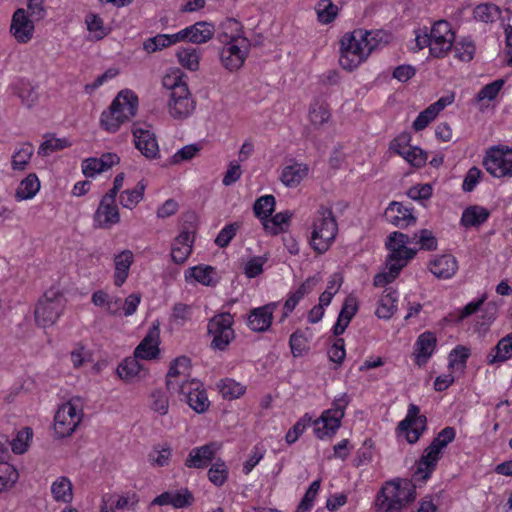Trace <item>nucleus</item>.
I'll return each instance as SVG.
<instances>
[{
    "label": "nucleus",
    "mask_w": 512,
    "mask_h": 512,
    "mask_svg": "<svg viewBox=\"0 0 512 512\" xmlns=\"http://www.w3.org/2000/svg\"><path fill=\"white\" fill-rule=\"evenodd\" d=\"M426 425L427 418L420 415V408L415 404H410L406 417L398 424V430L405 432L406 440L410 444H414L426 430Z\"/></svg>",
    "instance_id": "15"
},
{
    "label": "nucleus",
    "mask_w": 512,
    "mask_h": 512,
    "mask_svg": "<svg viewBox=\"0 0 512 512\" xmlns=\"http://www.w3.org/2000/svg\"><path fill=\"white\" fill-rule=\"evenodd\" d=\"M212 36L213 34H156L143 43V49L148 53H153L184 40L201 44L211 40Z\"/></svg>",
    "instance_id": "13"
},
{
    "label": "nucleus",
    "mask_w": 512,
    "mask_h": 512,
    "mask_svg": "<svg viewBox=\"0 0 512 512\" xmlns=\"http://www.w3.org/2000/svg\"><path fill=\"white\" fill-rule=\"evenodd\" d=\"M79 424L69 419H58V413L54 416V432L57 438H65L70 436Z\"/></svg>",
    "instance_id": "51"
},
{
    "label": "nucleus",
    "mask_w": 512,
    "mask_h": 512,
    "mask_svg": "<svg viewBox=\"0 0 512 512\" xmlns=\"http://www.w3.org/2000/svg\"><path fill=\"white\" fill-rule=\"evenodd\" d=\"M189 275L186 273L185 276L188 279L189 277L193 278L195 281L205 285V286H215L217 281L213 279V276L216 274L215 268L208 265H199L192 267L188 270Z\"/></svg>",
    "instance_id": "36"
},
{
    "label": "nucleus",
    "mask_w": 512,
    "mask_h": 512,
    "mask_svg": "<svg viewBox=\"0 0 512 512\" xmlns=\"http://www.w3.org/2000/svg\"><path fill=\"white\" fill-rule=\"evenodd\" d=\"M177 57L183 67L191 71H196L199 68V54L195 48L180 49L177 52Z\"/></svg>",
    "instance_id": "45"
},
{
    "label": "nucleus",
    "mask_w": 512,
    "mask_h": 512,
    "mask_svg": "<svg viewBox=\"0 0 512 512\" xmlns=\"http://www.w3.org/2000/svg\"><path fill=\"white\" fill-rule=\"evenodd\" d=\"M32 29L34 26L27 18L25 10L18 9L12 17L10 32H30Z\"/></svg>",
    "instance_id": "50"
},
{
    "label": "nucleus",
    "mask_w": 512,
    "mask_h": 512,
    "mask_svg": "<svg viewBox=\"0 0 512 512\" xmlns=\"http://www.w3.org/2000/svg\"><path fill=\"white\" fill-rule=\"evenodd\" d=\"M139 358L128 357L117 367V374L125 381H132L135 377H145L147 370L138 361Z\"/></svg>",
    "instance_id": "28"
},
{
    "label": "nucleus",
    "mask_w": 512,
    "mask_h": 512,
    "mask_svg": "<svg viewBox=\"0 0 512 512\" xmlns=\"http://www.w3.org/2000/svg\"><path fill=\"white\" fill-rule=\"evenodd\" d=\"M134 143L136 148L147 159L159 158V146L155 134L142 128H133Z\"/></svg>",
    "instance_id": "18"
},
{
    "label": "nucleus",
    "mask_w": 512,
    "mask_h": 512,
    "mask_svg": "<svg viewBox=\"0 0 512 512\" xmlns=\"http://www.w3.org/2000/svg\"><path fill=\"white\" fill-rule=\"evenodd\" d=\"M115 273L114 284L121 287L126 281L130 266L133 263V253L130 250H124L114 258Z\"/></svg>",
    "instance_id": "27"
},
{
    "label": "nucleus",
    "mask_w": 512,
    "mask_h": 512,
    "mask_svg": "<svg viewBox=\"0 0 512 512\" xmlns=\"http://www.w3.org/2000/svg\"><path fill=\"white\" fill-rule=\"evenodd\" d=\"M276 307L277 303L272 302L251 310L247 319L248 327L254 332L267 331L272 324L273 312Z\"/></svg>",
    "instance_id": "17"
},
{
    "label": "nucleus",
    "mask_w": 512,
    "mask_h": 512,
    "mask_svg": "<svg viewBox=\"0 0 512 512\" xmlns=\"http://www.w3.org/2000/svg\"><path fill=\"white\" fill-rule=\"evenodd\" d=\"M178 393L196 413L202 414L209 409L210 401L202 382L196 379L183 381L179 385Z\"/></svg>",
    "instance_id": "11"
},
{
    "label": "nucleus",
    "mask_w": 512,
    "mask_h": 512,
    "mask_svg": "<svg viewBox=\"0 0 512 512\" xmlns=\"http://www.w3.org/2000/svg\"><path fill=\"white\" fill-rule=\"evenodd\" d=\"M194 238L188 231H182L174 240L171 258L176 264H183L192 252Z\"/></svg>",
    "instance_id": "22"
},
{
    "label": "nucleus",
    "mask_w": 512,
    "mask_h": 512,
    "mask_svg": "<svg viewBox=\"0 0 512 512\" xmlns=\"http://www.w3.org/2000/svg\"><path fill=\"white\" fill-rule=\"evenodd\" d=\"M33 431L30 427H25L17 433V436L11 442L12 451L16 454L24 453L28 448V441L32 439Z\"/></svg>",
    "instance_id": "53"
},
{
    "label": "nucleus",
    "mask_w": 512,
    "mask_h": 512,
    "mask_svg": "<svg viewBox=\"0 0 512 512\" xmlns=\"http://www.w3.org/2000/svg\"><path fill=\"white\" fill-rule=\"evenodd\" d=\"M209 480L216 486H222L228 478V468L224 461L218 459L208 470Z\"/></svg>",
    "instance_id": "48"
},
{
    "label": "nucleus",
    "mask_w": 512,
    "mask_h": 512,
    "mask_svg": "<svg viewBox=\"0 0 512 512\" xmlns=\"http://www.w3.org/2000/svg\"><path fill=\"white\" fill-rule=\"evenodd\" d=\"M413 208L404 206L401 202L392 201L385 209L384 217L392 225L406 228L415 225L417 218L412 213Z\"/></svg>",
    "instance_id": "16"
},
{
    "label": "nucleus",
    "mask_w": 512,
    "mask_h": 512,
    "mask_svg": "<svg viewBox=\"0 0 512 512\" xmlns=\"http://www.w3.org/2000/svg\"><path fill=\"white\" fill-rule=\"evenodd\" d=\"M455 436L456 431L450 426L445 427L437 434L417 463V468L413 474L416 481H426L430 478L436 469L442 450L455 439Z\"/></svg>",
    "instance_id": "4"
},
{
    "label": "nucleus",
    "mask_w": 512,
    "mask_h": 512,
    "mask_svg": "<svg viewBox=\"0 0 512 512\" xmlns=\"http://www.w3.org/2000/svg\"><path fill=\"white\" fill-rule=\"evenodd\" d=\"M275 197L273 195H264L258 198L253 206L254 214L262 222L272 216L275 210Z\"/></svg>",
    "instance_id": "38"
},
{
    "label": "nucleus",
    "mask_w": 512,
    "mask_h": 512,
    "mask_svg": "<svg viewBox=\"0 0 512 512\" xmlns=\"http://www.w3.org/2000/svg\"><path fill=\"white\" fill-rule=\"evenodd\" d=\"M145 188L146 183L140 180L133 189L124 190L119 199L122 207L133 209L143 199Z\"/></svg>",
    "instance_id": "35"
},
{
    "label": "nucleus",
    "mask_w": 512,
    "mask_h": 512,
    "mask_svg": "<svg viewBox=\"0 0 512 512\" xmlns=\"http://www.w3.org/2000/svg\"><path fill=\"white\" fill-rule=\"evenodd\" d=\"M344 34L340 40V66L352 71L357 68L377 47L379 41L372 34Z\"/></svg>",
    "instance_id": "3"
},
{
    "label": "nucleus",
    "mask_w": 512,
    "mask_h": 512,
    "mask_svg": "<svg viewBox=\"0 0 512 512\" xmlns=\"http://www.w3.org/2000/svg\"><path fill=\"white\" fill-rule=\"evenodd\" d=\"M19 474L14 466L6 459L0 461V491L12 487L18 480Z\"/></svg>",
    "instance_id": "43"
},
{
    "label": "nucleus",
    "mask_w": 512,
    "mask_h": 512,
    "mask_svg": "<svg viewBox=\"0 0 512 512\" xmlns=\"http://www.w3.org/2000/svg\"><path fill=\"white\" fill-rule=\"evenodd\" d=\"M437 117L436 112L428 106L425 110L421 111L413 122V129L415 131H421L425 129L435 118Z\"/></svg>",
    "instance_id": "62"
},
{
    "label": "nucleus",
    "mask_w": 512,
    "mask_h": 512,
    "mask_svg": "<svg viewBox=\"0 0 512 512\" xmlns=\"http://www.w3.org/2000/svg\"><path fill=\"white\" fill-rule=\"evenodd\" d=\"M289 346L294 357H301L309 349L308 340L301 330H296L291 334Z\"/></svg>",
    "instance_id": "47"
},
{
    "label": "nucleus",
    "mask_w": 512,
    "mask_h": 512,
    "mask_svg": "<svg viewBox=\"0 0 512 512\" xmlns=\"http://www.w3.org/2000/svg\"><path fill=\"white\" fill-rule=\"evenodd\" d=\"M33 151V146L29 143L24 144L20 149H18L12 156V169L24 170L33 155Z\"/></svg>",
    "instance_id": "44"
},
{
    "label": "nucleus",
    "mask_w": 512,
    "mask_h": 512,
    "mask_svg": "<svg viewBox=\"0 0 512 512\" xmlns=\"http://www.w3.org/2000/svg\"><path fill=\"white\" fill-rule=\"evenodd\" d=\"M470 356V350L469 348L458 345L456 346L449 355V366L453 367L455 365H461L462 367H465L466 361Z\"/></svg>",
    "instance_id": "63"
},
{
    "label": "nucleus",
    "mask_w": 512,
    "mask_h": 512,
    "mask_svg": "<svg viewBox=\"0 0 512 512\" xmlns=\"http://www.w3.org/2000/svg\"><path fill=\"white\" fill-rule=\"evenodd\" d=\"M240 228L239 223L234 222L226 225L217 235L215 244L220 248H225L229 245L231 240L236 236L238 229Z\"/></svg>",
    "instance_id": "56"
},
{
    "label": "nucleus",
    "mask_w": 512,
    "mask_h": 512,
    "mask_svg": "<svg viewBox=\"0 0 512 512\" xmlns=\"http://www.w3.org/2000/svg\"><path fill=\"white\" fill-rule=\"evenodd\" d=\"M386 248L390 251L389 259L390 260H411L416 255V250L408 248L404 245H401L400 240H395L391 242V235L387 237L386 240Z\"/></svg>",
    "instance_id": "37"
},
{
    "label": "nucleus",
    "mask_w": 512,
    "mask_h": 512,
    "mask_svg": "<svg viewBox=\"0 0 512 512\" xmlns=\"http://www.w3.org/2000/svg\"><path fill=\"white\" fill-rule=\"evenodd\" d=\"M233 323V316L229 312L216 314L208 321L207 330L208 334L213 336L211 341L213 349L223 351L234 339Z\"/></svg>",
    "instance_id": "10"
},
{
    "label": "nucleus",
    "mask_w": 512,
    "mask_h": 512,
    "mask_svg": "<svg viewBox=\"0 0 512 512\" xmlns=\"http://www.w3.org/2000/svg\"><path fill=\"white\" fill-rule=\"evenodd\" d=\"M291 216L290 211L277 213L263 221L264 229L273 235H277L284 231V225H288Z\"/></svg>",
    "instance_id": "40"
},
{
    "label": "nucleus",
    "mask_w": 512,
    "mask_h": 512,
    "mask_svg": "<svg viewBox=\"0 0 512 512\" xmlns=\"http://www.w3.org/2000/svg\"><path fill=\"white\" fill-rule=\"evenodd\" d=\"M436 343L437 339L432 332H424L418 337L415 343V351L416 363L419 366L425 364L427 360L431 357L436 347Z\"/></svg>",
    "instance_id": "24"
},
{
    "label": "nucleus",
    "mask_w": 512,
    "mask_h": 512,
    "mask_svg": "<svg viewBox=\"0 0 512 512\" xmlns=\"http://www.w3.org/2000/svg\"><path fill=\"white\" fill-rule=\"evenodd\" d=\"M138 97L131 90H122L114 98L111 105L102 112L101 127L110 133H115L120 126L136 115Z\"/></svg>",
    "instance_id": "2"
},
{
    "label": "nucleus",
    "mask_w": 512,
    "mask_h": 512,
    "mask_svg": "<svg viewBox=\"0 0 512 512\" xmlns=\"http://www.w3.org/2000/svg\"><path fill=\"white\" fill-rule=\"evenodd\" d=\"M94 226L109 229L120 221L119 209L116 203L101 200L93 217Z\"/></svg>",
    "instance_id": "21"
},
{
    "label": "nucleus",
    "mask_w": 512,
    "mask_h": 512,
    "mask_svg": "<svg viewBox=\"0 0 512 512\" xmlns=\"http://www.w3.org/2000/svg\"><path fill=\"white\" fill-rule=\"evenodd\" d=\"M194 501L192 493L187 489H181L172 492V506L174 508H184L190 506Z\"/></svg>",
    "instance_id": "64"
},
{
    "label": "nucleus",
    "mask_w": 512,
    "mask_h": 512,
    "mask_svg": "<svg viewBox=\"0 0 512 512\" xmlns=\"http://www.w3.org/2000/svg\"><path fill=\"white\" fill-rule=\"evenodd\" d=\"M70 143L67 139L50 138L46 139L39 147L38 153L43 156L50 155L53 152L60 151L68 147Z\"/></svg>",
    "instance_id": "58"
},
{
    "label": "nucleus",
    "mask_w": 512,
    "mask_h": 512,
    "mask_svg": "<svg viewBox=\"0 0 512 512\" xmlns=\"http://www.w3.org/2000/svg\"><path fill=\"white\" fill-rule=\"evenodd\" d=\"M217 388L224 398L235 399L245 393V386L234 379L225 378L217 383Z\"/></svg>",
    "instance_id": "39"
},
{
    "label": "nucleus",
    "mask_w": 512,
    "mask_h": 512,
    "mask_svg": "<svg viewBox=\"0 0 512 512\" xmlns=\"http://www.w3.org/2000/svg\"><path fill=\"white\" fill-rule=\"evenodd\" d=\"M501 14L500 7L491 2L481 3L473 10L474 19L483 23H493L500 19Z\"/></svg>",
    "instance_id": "34"
},
{
    "label": "nucleus",
    "mask_w": 512,
    "mask_h": 512,
    "mask_svg": "<svg viewBox=\"0 0 512 512\" xmlns=\"http://www.w3.org/2000/svg\"><path fill=\"white\" fill-rule=\"evenodd\" d=\"M489 215V210L482 206H469L462 213L461 224L464 227H477L485 223Z\"/></svg>",
    "instance_id": "29"
},
{
    "label": "nucleus",
    "mask_w": 512,
    "mask_h": 512,
    "mask_svg": "<svg viewBox=\"0 0 512 512\" xmlns=\"http://www.w3.org/2000/svg\"><path fill=\"white\" fill-rule=\"evenodd\" d=\"M40 189V181L35 173L25 177L16 189L15 199L23 201L33 198Z\"/></svg>",
    "instance_id": "32"
},
{
    "label": "nucleus",
    "mask_w": 512,
    "mask_h": 512,
    "mask_svg": "<svg viewBox=\"0 0 512 512\" xmlns=\"http://www.w3.org/2000/svg\"><path fill=\"white\" fill-rule=\"evenodd\" d=\"M17 94L27 107H32L38 99L37 92L29 83H21L17 88Z\"/></svg>",
    "instance_id": "60"
},
{
    "label": "nucleus",
    "mask_w": 512,
    "mask_h": 512,
    "mask_svg": "<svg viewBox=\"0 0 512 512\" xmlns=\"http://www.w3.org/2000/svg\"><path fill=\"white\" fill-rule=\"evenodd\" d=\"M512 357V333L503 337L487 355V363L504 362Z\"/></svg>",
    "instance_id": "30"
},
{
    "label": "nucleus",
    "mask_w": 512,
    "mask_h": 512,
    "mask_svg": "<svg viewBox=\"0 0 512 512\" xmlns=\"http://www.w3.org/2000/svg\"><path fill=\"white\" fill-rule=\"evenodd\" d=\"M58 419H69L80 424L83 417V408L81 404V399L79 397H75L70 399L68 402L62 404L57 410Z\"/></svg>",
    "instance_id": "33"
},
{
    "label": "nucleus",
    "mask_w": 512,
    "mask_h": 512,
    "mask_svg": "<svg viewBox=\"0 0 512 512\" xmlns=\"http://www.w3.org/2000/svg\"><path fill=\"white\" fill-rule=\"evenodd\" d=\"M455 34H416L414 51L429 47L435 58L444 57L452 48Z\"/></svg>",
    "instance_id": "14"
},
{
    "label": "nucleus",
    "mask_w": 512,
    "mask_h": 512,
    "mask_svg": "<svg viewBox=\"0 0 512 512\" xmlns=\"http://www.w3.org/2000/svg\"><path fill=\"white\" fill-rule=\"evenodd\" d=\"M171 448H154L148 455L149 462L154 466L164 467L169 464L171 458Z\"/></svg>",
    "instance_id": "59"
},
{
    "label": "nucleus",
    "mask_w": 512,
    "mask_h": 512,
    "mask_svg": "<svg viewBox=\"0 0 512 512\" xmlns=\"http://www.w3.org/2000/svg\"><path fill=\"white\" fill-rule=\"evenodd\" d=\"M312 417L309 414H305L299 421H297L294 426L287 432L286 434V442L288 444H293L297 441V439L302 435L304 430L313 424Z\"/></svg>",
    "instance_id": "52"
},
{
    "label": "nucleus",
    "mask_w": 512,
    "mask_h": 512,
    "mask_svg": "<svg viewBox=\"0 0 512 512\" xmlns=\"http://www.w3.org/2000/svg\"><path fill=\"white\" fill-rule=\"evenodd\" d=\"M457 269V260L450 254L442 255L430 263V271L440 279L451 278Z\"/></svg>",
    "instance_id": "23"
},
{
    "label": "nucleus",
    "mask_w": 512,
    "mask_h": 512,
    "mask_svg": "<svg viewBox=\"0 0 512 512\" xmlns=\"http://www.w3.org/2000/svg\"><path fill=\"white\" fill-rule=\"evenodd\" d=\"M416 498V488L408 480H390L377 492L375 512H402Z\"/></svg>",
    "instance_id": "1"
},
{
    "label": "nucleus",
    "mask_w": 512,
    "mask_h": 512,
    "mask_svg": "<svg viewBox=\"0 0 512 512\" xmlns=\"http://www.w3.org/2000/svg\"><path fill=\"white\" fill-rule=\"evenodd\" d=\"M191 366V360L187 356H180L175 358L169 366L166 374V388L168 391L176 390L178 392L179 383H175L173 378L184 375Z\"/></svg>",
    "instance_id": "25"
},
{
    "label": "nucleus",
    "mask_w": 512,
    "mask_h": 512,
    "mask_svg": "<svg viewBox=\"0 0 512 512\" xmlns=\"http://www.w3.org/2000/svg\"><path fill=\"white\" fill-rule=\"evenodd\" d=\"M411 135L402 133L397 136L390 144V149L394 150L400 156L409 155L408 151L412 148L410 145Z\"/></svg>",
    "instance_id": "61"
},
{
    "label": "nucleus",
    "mask_w": 512,
    "mask_h": 512,
    "mask_svg": "<svg viewBox=\"0 0 512 512\" xmlns=\"http://www.w3.org/2000/svg\"><path fill=\"white\" fill-rule=\"evenodd\" d=\"M349 402L350 398L347 393L341 394L333 400L332 407L323 411L321 416L313 422L314 433L318 439L336 434Z\"/></svg>",
    "instance_id": "6"
},
{
    "label": "nucleus",
    "mask_w": 512,
    "mask_h": 512,
    "mask_svg": "<svg viewBox=\"0 0 512 512\" xmlns=\"http://www.w3.org/2000/svg\"><path fill=\"white\" fill-rule=\"evenodd\" d=\"M167 106L170 116L177 120L186 119L196 108V101L187 84L180 79L175 78L171 83Z\"/></svg>",
    "instance_id": "9"
},
{
    "label": "nucleus",
    "mask_w": 512,
    "mask_h": 512,
    "mask_svg": "<svg viewBox=\"0 0 512 512\" xmlns=\"http://www.w3.org/2000/svg\"><path fill=\"white\" fill-rule=\"evenodd\" d=\"M65 298L55 288L47 290L39 299L35 311V321L40 327L46 328L54 325L64 311Z\"/></svg>",
    "instance_id": "7"
},
{
    "label": "nucleus",
    "mask_w": 512,
    "mask_h": 512,
    "mask_svg": "<svg viewBox=\"0 0 512 512\" xmlns=\"http://www.w3.org/2000/svg\"><path fill=\"white\" fill-rule=\"evenodd\" d=\"M159 337L160 330L158 325H153L139 343V345L135 348L134 355L136 358L143 360H151L155 359L160 350H159Z\"/></svg>",
    "instance_id": "19"
},
{
    "label": "nucleus",
    "mask_w": 512,
    "mask_h": 512,
    "mask_svg": "<svg viewBox=\"0 0 512 512\" xmlns=\"http://www.w3.org/2000/svg\"><path fill=\"white\" fill-rule=\"evenodd\" d=\"M331 117L328 105L324 103L315 102L309 109V120L311 124L319 128L324 123L328 122Z\"/></svg>",
    "instance_id": "42"
},
{
    "label": "nucleus",
    "mask_w": 512,
    "mask_h": 512,
    "mask_svg": "<svg viewBox=\"0 0 512 512\" xmlns=\"http://www.w3.org/2000/svg\"><path fill=\"white\" fill-rule=\"evenodd\" d=\"M338 233V224L329 207L320 206L313 220L310 238L312 248L318 253L326 252Z\"/></svg>",
    "instance_id": "5"
},
{
    "label": "nucleus",
    "mask_w": 512,
    "mask_h": 512,
    "mask_svg": "<svg viewBox=\"0 0 512 512\" xmlns=\"http://www.w3.org/2000/svg\"><path fill=\"white\" fill-rule=\"evenodd\" d=\"M505 81L503 79H497L492 83L485 85L478 93H477V101H482L488 99L489 101L494 100L502 89Z\"/></svg>",
    "instance_id": "57"
},
{
    "label": "nucleus",
    "mask_w": 512,
    "mask_h": 512,
    "mask_svg": "<svg viewBox=\"0 0 512 512\" xmlns=\"http://www.w3.org/2000/svg\"><path fill=\"white\" fill-rule=\"evenodd\" d=\"M151 409L160 414V415H166L169 410V399L166 396V394L162 390H155L151 393Z\"/></svg>",
    "instance_id": "55"
},
{
    "label": "nucleus",
    "mask_w": 512,
    "mask_h": 512,
    "mask_svg": "<svg viewBox=\"0 0 512 512\" xmlns=\"http://www.w3.org/2000/svg\"><path fill=\"white\" fill-rule=\"evenodd\" d=\"M250 47L251 41L243 34L232 35L219 51L221 65L229 72L238 71L244 65Z\"/></svg>",
    "instance_id": "8"
},
{
    "label": "nucleus",
    "mask_w": 512,
    "mask_h": 512,
    "mask_svg": "<svg viewBox=\"0 0 512 512\" xmlns=\"http://www.w3.org/2000/svg\"><path fill=\"white\" fill-rule=\"evenodd\" d=\"M53 499L57 502L70 503L73 499V486L66 476L57 478L51 486Z\"/></svg>",
    "instance_id": "31"
},
{
    "label": "nucleus",
    "mask_w": 512,
    "mask_h": 512,
    "mask_svg": "<svg viewBox=\"0 0 512 512\" xmlns=\"http://www.w3.org/2000/svg\"><path fill=\"white\" fill-rule=\"evenodd\" d=\"M486 170L494 177L512 176V149L493 147L484 158Z\"/></svg>",
    "instance_id": "12"
},
{
    "label": "nucleus",
    "mask_w": 512,
    "mask_h": 512,
    "mask_svg": "<svg viewBox=\"0 0 512 512\" xmlns=\"http://www.w3.org/2000/svg\"><path fill=\"white\" fill-rule=\"evenodd\" d=\"M396 300V291H389L384 294L379 301L376 315L381 319H390L396 311Z\"/></svg>",
    "instance_id": "41"
},
{
    "label": "nucleus",
    "mask_w": 512,
    "mask_h": 512,
    "mask_svg": "<svg viewBox=\"0 0 512 512\" xmlns=\"http://www.w3.org/2000/svg\"><path fill=\"white\" fill-rule=\"evenodd\" d=\"M338 12V8L329 0H322L318 4L317 15L320 22L328 24L332 22Z\"/></svg>",
    "instance_id": "54"
},
{
    "label": "nucleus",
    "mask_w": 512,
    "mask_h": 512,
    "mask_svg": "<svg viewBox=\"0 0 512 512\" xmlns=\"http://www.w3.org/2000/svg\"><path fill=\"white\" fill-rule=\"evenodd\" d=\"M321 480L313 481L307 489L304 497L297 506L296 512H309L313 506V502L320 490Z\"/></svg>",
    "instance_id": "46"
},
{
    "label": "nucleus",
    "mask_w": 512,
    "mask_h": 512,
    "mask_svg": "<svg viewBox=\"0 0 512 512\" xmlns=\"http://www.w3.org/2000/svg\"><path fill=\"white\" fill-rule=\"evenodd\" d=\"M217 450L218 446L214 442L193 448L185 460V466L188 468H205L212 462Z\"/></svg>",
    "instance_id": "20"
},
{
    "label": "nucleus",
    "mask_w": 512,
    "mask_h": 512,
    "mask_svg": "<svg viewBox=\"0 0 512 512\" xmlns=\"http://www.w3.org/2000/svg\"><path fill=\"white\" fill-rule=\"evenodd\" d=\"M202 149L200 143L189 144L179 149L170 159V164L176 165L182 161H189L194 158Z\"/></svg>",
    "instance_id": "49"
},
{
    "label": "nucleus",
    "mask_w": 512,
    "mask_h": 512,
    "mask_svg": "<svg viewBox=\"0 0 512 512\" xmlns=\"http://www.w3.org/2000/svg\"><path fill=\"white\" fill-rule=\"evenodd\" d=\"M309 167L304 163H293L283 168L281 181L287 187H296L308 175Z\"/></svg>",
    "instance_id": "26"
}]
</instances>
